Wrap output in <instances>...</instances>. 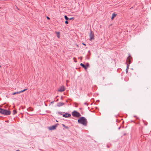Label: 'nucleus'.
<instances>
[{
	"mask_svg": "<svg viewBox=\"0 0 151 151\" xmlns=\"http://www.w3.org/2000/svg\"><path fill=\"white\" fill-rule=\"evenodd\" d=\"M72 115L74 117H79L81 116V115L78 112L76 111H74L72 113Z\"/></svg>",
	"mask_w": 151,
	"mask_h": 151,
	"instance_id": "f03ea898",
	"label": "nucleus"
},
{
	"mask_svg": "<svg viewBox=\"0 0 151 151\" xmlns=\"http://www.w3.org/2000/svg\"><path fill=\"white\" fill-rule=\"evenodd\" d=\"M62 126L65 129H67L68 130L69 129V127H68L66 126L65 124H62Z\"/></svg>",
	"mask_w": 151,
	"mask_h": 151,
	"instance_id": "ddd939ff",
	"label": "nucleus"
},
{
	"mask_svg": "<svg viewBox=\"0 0 151 151\" xmlns=\"http://www.w3.org/2000/svg\"><path fill=\"white\" fill-rule=\"evenodd\" d=\"M45 105L46 106H47V105H46V104H45Z\"/></svg>",
	"mask_w": 151,
	"mask_h": 151,
	"instance_id": "4c0bfd02",
	"label": "nucleus"
},
{
	"mask_svg": "<svg viewBox=\"0 0 151 151\" xmlns=\"http://www.w3.org/2000/svg\"><path fill=\"white\" fill-rule=\"evenodd\" d=\"M71 114L69 113H64V114H63V116L65 118H68L71 116Z\"/></svg>",
	"mask_w": 151,
	"mask_h": 151,
	"instance_id": "0eeeda50",
	"label": "nucleus"
},
{
	"mask_svg": "<svg viewBox=\"0 0 151 151\" xmlns=\"http://www.w3.org/2000/svg\"><path fill=\"white\" fill-rule=\"evenodd\" d=\"M79 123L85 126H87V121L86 119L84 117H81L78 120Z\"/></svg>",
	"mask_w": 151,
	"mask_h": 151,
	"instance_id": "f257e3e1",
	"label": "nucleus"
},
{
	"mask_svg": "<svg viewBox=\"0 0 151 151\" xmlns=\"http://www.w3.org/2000/svg\"><path fill=\"white\" fill-rule=\"evenodd\" d=\"M58 112L59 114L61 115H63V114H64V112Z\"/></svg>",
	"mask_w": 151,
	"mask_h": 151,
	"instance_id": "412c9836",
	"label": "nucleus"
},
{
	"mask_svg": "<svg viewBox=\"0 0 151 151\" xmlns=\"http://www.w3.org/2000/svg\"><path fill=\"white\" fill-rule=\"evenodd\" d=\"M1 8V7H0V9Z\"/></svg>",
	"mask_w": 151,
	"mask_h": 151,
	"instance_id": "58836bf2",
	"label": "nucleus"
},
{
	"mask_svg": "<svg viewBox=\"0 0 151 151\" xmlns=\"http://www.w3.org/2000/svg\"><path fill=\"white\" fill-rule=\"evenodd\" d=\"M116 15L117 14H115V13L113 14H112V16L111 18V20H113L114 17H115Z\"/></svg>",
	"mask_w": 151,
	"mask_h": 151,
	"instance_id": "f8f14e48",
	"label": "nucleus"
},
{
	"mask_svg": "<svg viewBox=\"0 0 151 151\" xmlns=\"http://www.w3.org/2000/svg\"><path fill=\"white\" fill-rule=\"evenodd\" d=\"M55 33L56 34L58 38H60V32H55Z\"/></svg>",
	"mask_w": 151,
	"mask_h": 151,
	"instance_id": "9b49d317",
	"label": "nucleus"
},
{
	"mask_svg": "<svg viewBox=\"0 0 151 151\" xmlns=\"http://www.w3.org/2000/svg\"><path fill=\"white\" fill-rule=\"evenodd\" d=\"M127 68L126 70V72L127 73L128 72V69H129V65L127 64Z\"/></svg>",
	"mask_w": 151,
	"mask_h": 151,
	"instance_id": "4468645a",
	"label": "nucleus"
},
{
	"mask_svg": "<svg viewBox=\"0 0 151 151\" xmlns=\"http://www.w3.org/2000/svg\"><path fill=\"white\" fill-rule=\"evenodd\" d=\"M1 67V66L0 65V67Z\"/></svg>",
	"mask_w": 151,
	"mask_h": 151,
	"instance_id": "e433bc0d",
	"label": "nucleus"
},
{
	"mask_svg": "<svg viewBox=\"0 0 151 151\" xmlns=\"http://www.w3.org/2000/svg\"><path fill=\"white\" fill-rule=\"evenodd\" d=\"M74 19V18L73 17H72V18H69V20H72V19Z\"/></svg>",
	"mask_w": 151,
	"mask_h": 151,
	"instance_id": "b1692460",
	"label": "nucleus"
},
{
	"mask_svg": "<svg viewBox=\"0 0 151 151\" xmlns=\"http://www.w3.org/2000/svg\"><path fill=\"white\" fill-rule=\"evenodd\" d=\"M90 40L91 41L92 40L94 39V33L91 30L89 34Z\"/></svg>",
	"mask_w": 151,
	"mask_h": 151,
	"instance_id": "20e7f679",
	"label": "nucleus"
},
{
	"mask_svg": "<svg viewBox=\"0 0 151 151\" xmlns=\"http://www.w3.org/2000/svg\"><path fill=\"white\" fill-rule=\"evenodd\" d=\"M58 124H56L55 125H54L49 127H48V129L49 130H54L56 129V127H57L58 125Z\"/></svg>",
	"mask_w": 151,
	"mask_h": 151,
	"instance_id": "423d86ee",
	"label": "nucleus"
},
{
	"mask_svg": "<svg viewBox=\"0 0 151 151\" xmlns=\"http://www.w3.org/2000/svg\"><path fill=\"white\" fill-rule=\"evenodd\" d=\"M11 114V111H10L6 109H4L2 114L5 115H9Z\"/></svg>",
	"mask_w": 151,
	"mask_h": 151,
	"instance_id": "7ed1b4c3",
	"label": "nucleus"
},
{
	"mask_svg": "<svg viewBox=\"0 0 151 151\" xmlns=\"http://www.w3.org/2000/svg\"><path fill=\"white\" fill-rule=\"evenodd\" d=\"M76 59V58H73V59L74 60L75 62L76 63V62H77V61L76 60H75V59Z\"/></svg>",
	"mask_w": 151,
	"mask_h": 151,
	"instance_id": "393cba45",
	"label": "nucleus"
},
{
	"mask_svg": "<svg viewBox=\"0 0 151 151\" xmlns=\"http://www.w3.org/2000/svg\"><path fill=\"white\" fill-rule=\"evenodd\" d=\"M84 105H87V106L88 105V104L86 102H85L84 103Z\"/></svg>",
	"mask_w": 151,
	"mask_h": 151,
	"instance_id": "bb28decb",
	"label": "nucleus"
},
{
	"mask_svg": "<svg viewBox=\"0 0 151 151\" xmlns=\"http://www.w3.org/2000/svg\"><path fill=\"white\" fill-rule=\"evenodd\" d=\"M80 65L83 68H84L85 70L87 69V68L86 65L83 63H81L80 64Z\"/></svg>",
	"mask_w": 151,
	"mask_h": 151,
	"instance_id": "9d476101",
	"label": "nucleus"
},
{
	"mask_svg": "<svg viewBox=\"0 0 151 151\" xmlns=\"http://www.w3.org/2000/svg\"><path fill=\"white\" fill-rule=\"evenodd\" d=\"M17 113V111L16 110H14L13 111V114L14 115Z\"/></svg>",
	"mask_w": 151,
	"mask_h": 151,
	"instance_id": "2eb2a0df",
	"label": "nucleus"
},
{
	"mask_svg": "<svg viewBox=\"0 0 151 151\" xmlns=\"http://www.w3.org/2000/svg\"><path fill=\"white\" fill-rule=\"evenodd\" d=\"M80 59L81 60H82V57H81L80 58Z\"/></svg>",
	"mask_w": 151,
	"mask_h": 151,
	"instance_id": "7c9ffc66",
	"label": "nucleus"
},
{
	"mask_svg": "<svg viewBox=\"0 0 151 151\" xmlns=\"http://www.w3.org/2000/svg\"><path fill=\"white\" fill-rule=\"evenodd\" d=\"M107 147L108 148H109V147L108 145H107Z\"/></svg>",
	"mask_w": 151,
	"mask_h": 151,
	"instance_id": "f704fd0d",
	"label": "nucleus"
},
{
	"mask_svg": "<svg viewBox=\"0 0 151 151\" xmlns=\"http://www.w3.org/2000/svg\"><path fill=\"white\" fill-rule=\"evenodd\" d=\"M21 93V92H20V91H19V92H15L14 93H13L12 94L13 95H15L16 94H18V93Z\"/></svg>",
	"mask_w": 151,
	"mask_h": 151,
	"instance_id": "dca6fc26",
	"label": "nucleus"
},
{
	"mask_svg": "<svg viewBox=\"0 0 151 151\" xmlns=\"http://www.w3.org/2000/svg\"><path fill=\"white\" fill-rule=\"evenodd\" d=\"M121 128V126H120V127H119V128H118V129H119H119H120Z\"/></svg>",
	"mask_w": 151,
	"mask_h": 151,
	"instance_id": "cd10ccee",
	"label": "nucleus"
},
{
	"mask_svg": "<svg viewBox=\"0 0 151 151\" xmlns=\"http://www.w3.org/2000/svg\"><path fill=\"white\" fill-rule=\"evenodd\" d=\"M27 89H25L22 91H20V92H21V93H22V92H24V91H26L27 90Z\"/></svg>",
	"mask_w": 151,
	"mask_h": 151,
	"instance_id": "4be33fe9",
	"label": "nucleus"
},
{
	"mask_svg": "<svg viewBox=\"0 0 151 151\" xmlns=\"http://www.w3.org/2000/svg\"><path fill=\"white\" fill-rule=\"evenodd\" d=\"M58 99L57 100V101H58Z\"/></svg>",
	"mask_w": 151,
	"mask_h": 151,
	"instance_id": "c9c22d12",
	"label": "nucleus"
},
{
	"mask_svg": "<svg viewBox=\"0 0 151 151\" xmlns=\"http://www.w3.org/2000/svg\"><path fill=\"white\" fill-rule=\"evenodd\" d=\"M47 19H48V20L50 19V18L48 17H47Z\"/></svg>",
	"mask_w": 151,
	"mask_h": 151,
	"instance_id": "a878e982",
	"label": "nucleus"
},
{
	"mask_svg": "<svg viewBox=\"0 0 151 151\" xmlns=\"http://www.w3.org/2000/svg\"><path fill=\"white\" fill-rule=\"evenodd\" d=\"M64 18L66 20H68L69 19V18H68L66 15H65L64 16Z\"/></svg>",
	"mask_w": 151,
	"mask_h": 151,
	"instance_id": "f3484780",
	"label": "nucleus"
},
{
	"mask_svg": "<svg viewBox=\"0 0 151 151\" xmlns=\"http://www.w3.org/2000/svg\"><path fill=\"white\" fill-rule=\"evenodd\" d=\"M53 101L51 102V103H53Z\"/></svg>",
	"mask_w": 151,
	"mask_h": 151,
	"instance_id": "72a5a7b5",
	"label": "nucleus"
},
{
	"mask_svg": "<svg viewBox=\"0 0 151 151\" xmlns=\"http://www.w3.org/2000/svg\"><path fill=\"white\" fill-rule=\"evenodd\" d=\"M143 122H144V124L145 125H147V124H148V123L147 122H146L145 121H144V120H143Z\"/></svg>",
	"mask_w": 151,
	"mask_h": 151,
	"instance_id": "6ab92c4d",
	"label": "nucleus"
},
{
	"mask_svg": "<svg viewBox=\"0 0 151 151\" xmlns=\"http://www.w3.org/2000/svg\"><path fill=\"white\" fill-rule=\"evenodd\" d=\"M65 90V88L64 86H61L60 88L58 90L59 92H62Z\"/></svg>",
	"mask_w": 151,
	"mask_h": 151,
	"instance_id": "6e6552de",
	"label": "nucleus"
},
{
	"mask_svg": "<svg viewBox=\"0 0 151 151\" xmlns=\"http://www.w3.org/2000/svg\"><path fill=\"white\" fill-rule=\"evenodd\" d=\"M82 44H83V45H85V46H86V44H84V43H82Z\"/></svg>",
	"mask_w": 151,
	"mask_h": 151,
	"instance_id": "c756f323",
	"label": "nucleus"
},
{
	"mask_svg": "<svg viewBox=\"0 0 151 151\" xmlns=\"http://www.w3.org/2000/svg\"><path fill=\"white\" fill-rule=\"evenodd\" d=\"M86 66V67L87 69V68L89 66V64L88 63H86V64L85 65Z\"/></svg>",
	"mask_w": 151,
	"mask_h": 151,
	"instance_id": "aec40b11",
	"label": "nucleus"
},
{
	"mask_svg": "<svg viewBox=\"0 0 151 151\" xmlns=\"http://www.w3.org/2000/svg\"><path fill=\"white\" fill-rule=\"evenodd\" d=\"M17 9H18V10H19V9L17 7Z\"/></svg>",
	"mask_w": 151,
	"mask_h": 151,
	"instance_id": "c85d7f7f",
	"label": "nucleus"
},
{
	"mask_svg": "<svg viewBox=\"0 0 151 151\" xmlns=\"http://www.w3.org/2000/svg\"><path fill=\"white\" fill-rule=\"evenodd\" d=\"M64 104V103L62 102H58L57 105V106L58 107L62 106Z\"/></svg>",
	"mask_w": 151,
	"mask_h": 151,
	"instance_id": "1a4fd4ad",
	"label": "nucleus"
},
{
	"mask_svg": "<svg viewBox=\"0 0 151 151\" xmlns=\"http://www.w3.org/2000/svg\"><path fill=\"white\" fill-rule=\"evenodd\" d=\"M65 23L66 24H68V22L67 20H66L65 22Z\"/></svg>",
	"mask_w": 151,
	"mask_h": 151,
	"instance_id": "5701e85b",
	"label": "nucleus"
},
{
	"mask_svg": "<svg viewBox=\"0 0 151 151\" xmlns=\"http://www.w3.org/2000/svg\"><path fill=\"white\" fill-rule=\"evenodd\" d=\"M4 109L0 108V113L1 114H2Z\"/></svg>",
	"mask_w": 151,
	"mask_h": 151,
	"instance_id": "a211bd4d",
	"label": "nucleus"
},
{
	"mask_svg": "<svg viewBox=\"0 0 151 151\" xmlns=\"http://www.w3.org/2000/svg\"><path fill=\"white\" fill-rule=\"evenodd\" d=\"M16 151H20L19 150H16Z\"/></svg>",
	"mask_w": 151,
	"mask_h": 151,
	"instance_id": "473e14b6",
	"label": "nucleus"
},
{
	"mask_svg": "<svg viewBox=\"0 0 151 151\" xmlns=\"http://www.w3.org/2000/svg\"><path fill=\"white\" fill-rule=\"evenodd\" d=\"M132 59V57L129 55L127 58V62L126 63L127 64L129 65L131 63V59Z\"/></svg>",
	"mask_w": 151,
	"mask_h": 151,
	"instance_id": "39448f33",
	"label": "nucleus"
},
{
	"mask_svg": "<svg viewBox=\"0 0 151 151\" xmlns=\"http://www.w3.org/2000/svg\"><path fill=\"white\" fill-rule=\"evenodd\" d=\"M126 134V133H124V135H125Z\"/></svg>",
	"mask_w": 151,
	"mask_h": 151,
	"instance_id": "2f4dec72",
	"label": "nucleus"
}]
</instances>
